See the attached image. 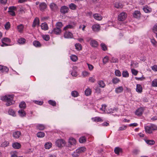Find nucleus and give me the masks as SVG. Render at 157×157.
<instances>
[{"label":"nucleus","instance_id":"27","mask_svg":"<svg viewBox=\"0 0 157 157\" xmlns=\"http://www.w3.org/2000/svg\"><path fill=\"white\" fill-rule=\"evenodd\" d=\"M19 107L22 109H24L26 107V104L25 102H21L19 105Z\"/></svg>","mask_w":157,"mask_h":157},{"label":"nucleus","instance_id":"4","mask_svg":"<svg viewBox=\"0 0 157 157\" xmlns=\"http://www.w3.org/2000/svg\"><path fill=\"white\" fill-rule=\"evenodd\" d=\"M56 144L58 147H60L65 145V141L62 139H58L56 141Z\"/></svg>","mask_w":157,"mask_h":157},{"label":"nucleus","instance_id":"29","mask_svg":"<svg viewBox=\"0 0 157 157\" xmlns=\"http://www.w3.org/2000/svg\"><path fill=\"white\" fill-rule=\"evenodd\" d=\"M36 127L38 129L40 130H44L45 128V126L44 124H38Z\"/></svg>","mask_w":157,"mask_h":157},{"label":"nucleus","instance_id":"15","mask_svg":"<svg viewBox=\"0 0 157 157\" xmlns=\"http://www.w3.org/2000/svg\"><path fill=\"white\" fill-rule=\"evenodd\" d=\"M89 40H91L90 44L92 46V47H97L98 44L97 41L95 40H92L91 38H90L89 39Z\"/></svg>","mask_w":157,"mask_h":157},{"label":"nucleus","instance_id":"10","mask_svg":"<svg viewBox=\"0 0 157 157\" xmlns=\"http://www.w3.org/2000/svg\"><path fill=\"white\" fill-rule=\"evenodd\" d=\"M51 10L53 11H56L58 9L57 5L54 3H51L49 5Z\"/></svg>","mask_w":157,"mask_h":157},{"label":"nucleus","instance_id":"31","mask_svg":"<svg viewBox=\"0 0 157 157\" xmlns=\"http://www.w3.org/2000/svg\"><path fill=\"white\" fill-rule=\"evenodd\" d=\"M52 144L51 142H47L44 145L45 148L46 149H49L52 146Z\"/></svg>","mask_w":157,"mask_h":157},{"label":"nucleus","instance_id":"23","mask_svg":"<svg viewBox=\"0 0 157 157\" xmlns=\"http://www.w3.org/2000/svg\"><path fill=\"white\" fill-rule=\"evenodd\" d=\"M41 27L42 29L44 30H47L48 29V25L45 22L42 23L41 25Z\"/></svg>","mask_w":157,"mask_h":157},{"label":"nucleus","instance_id":"20","mask_svg":"<svg viewBox=\"0 0 157 157\" xmlns=\"http://www.w3.org/2000/svg\"><path fill=\"white\" fill-rule=\"evenodd\" d=\"M136 90L137 92L139 93H141L142 92V88L140 84H137Z\"/></svg>","mask_w":157,"mask_h":157},{"label":"nucleus","instance_id":"37","mask_svg":"<svg viewBox=\"0 0 157 157\" xmlns=\"http://www.w3.org/2000/svg\"><path fill=\"white\" fill-rule=\"evenodd\" d=\"M120 82V80L116 77L113 78L112 80V82L114 84L119 83Z\"/></svg>","mask_w":157,"mask_h":157},{"label":"nucleus","instance_id":"64","mask_svg":"<svg viewBox=\"0 0 157 157\" xmlns=\"http://www.w3.org/2000/svg\"><path fill=\"white\" fill-rule=\"evenodd\" d=\"M151 42L154 46H156L157 45V42L155 41V40L154 39H151Z\"/></svg>","mask_w":157,"mask_h":157},{"label":"nucleus","instance_id":"50","mask_svg":"<svg viewBox=\"0 0 157 157\" xmlns=\"http://www.w3.org/2000/svg\"><path fill=\"white\" fill-rule=\"evenodd\" d=\"M71 59L72 61L75 62L77 60L78 58L75 55H72L71 56Z\"/></svg>","mask_w":157,"mask_h":157},{"label":"nucleus","instance_id":"14","mask_svg":"<svg viewBox=\"0 0 157 157\" xmlns=\"http://www.w3.org/2000/svg\"><path fill=\"white\" fill-rule=\"evenodd\" d=\"M39 25V19L38 17H36L33 21L32 26L33 28H34L36 25Z\"/></svg>","mask_w":157,"mask_h":157},{"label":"nucleus","instance_id":"19","mask_svg":"<svg viewBox=\"0 0 157 157\" xmlns=\"http://www.w3.org/2000/svg\"><path fill=\"white\" fill-rule=\"evenodd\" d=\"M12 147L15 149H18L21 147V145L19 143L16 142L12 144Z\"/></svg>","mask_w":157,"mask_h":157},{"label":"nucleus","instance_id":"26","mask_svg":"<svg viewBox=\"0 0 157 157\" xmlns=\"http://www.w3.org/2000/svg\"><path fill=\"white\" fill-rule=\"evenodd\" d=\"M77 150L80 154L86 151V148L85 147H79Z\"/></svg>","mask_w":157,"mask_h":157},{"label":"nucleus","instance_id":"18","mask_svg":"<svg viewBox=\"0 0 157 157\" xmlns=\"http://www.w3.org/2000/svg\"><path fill=\"white\" fill-rule=\"evenodd\" d=\"M21 135V132L19 131H16L13 133V137L15 138H18Z\"/></svg>","mask_w":157,"mask_h":157},{"label":"nucleus","instance_id":"22","mask_svg":"<svg viewBox=\"0 0 157 157\" xmlns=\"http://www.w3.org/2000/svg\"><path fill=\"white\" fill-rule=\"evenodd\" d=\"M68 142L71 145H74L75 144L76 141L74 138L71 137L69 139Z\"/></svg>","mask_w":157,"mask_h":157},{"label":"nucleus","instance_id":"51","mask_svg":"<svg viewBox=\"0 0 157 157\" xmlns=\"http://www.w3.org/2000/svg\"><path fill=\"white\" fill-rule=\"evenodd\" d=\"M10 26V23L9 22H7L6 23L5 25V29L6 30L9 29Z\"/></svg>","mask_w":157,"mask_h":157},{"label":"nucleus","instance_id":"57","mask_svg":"<svg viewBox=\"0 0 157 157\" xmlns=\"http://www.w3.org/2000/svg\"><path fill=\"white\" fill-rule=\"evenodd\" d=\"M43 39L46 41H48L50 39V37L48 35H43Z\"/></svg>","mask_w":157,"mask_h":157},{"label":"nucleus","instance_id":"54","mask_svg":"<svg viewBox=\"0 0 157 157\" xmlns=\"http://www.w3.org/2000/svg\"><path fill=\"white\" fill-rule=\"evenodd\" d=\"M1 71L2 72H7L9 71V68L6 66H3Z\"/></svg>","mask_w":157,"mask_h":157},{"label":"nucleus","instance_id":"30","mask_svg":"<svg viewBox=\"0 0 157 157\" xmlns=\"http://www.w3.org/2000/svg\"><path fill=\"white\" fill-rule=\"evenodd\" d=\"M69 7L71 10H75L77 7V6L75 5L73 3L70 4L69 5Z\"/></svg>","mask_w":157,"mask_h":157},{"label":"nucleus","instance_id":"7","mask_svg":"<svg viewBox=\"0 0 157 157\" xmlns=\"http://www.w3.org/2000/svg\"><path fill=\"white\" fill-rule=\"evenodd\" d=\"M9 10L8 12L9 14L12 16H15V12L13 11L16 10V7L14 6L10 7L9 8Z\"/></svg>","mask_w":157,"mask_h":157},{"label":"nucleus","instance_id":"42","mask_svg":"<svg viewBox=\"0 0 157 157\" xmlns=\"http://www.w3.org/2000/svg\"><path fill=\"white\" fill-rule=\"evenodd\" d=\"M91 90L90 88L87 89L85 91V94L86 96H89L91 94Z\"/></svg>","mask_w":157,"mask_h":157},{"label":"nucleus","instance_id":"12","mask_svg":"<svg viewBox=\"0 0 157 157\" xmlns=\"http://www.w3.org/2000/svg\"><path fill=\"white\" fill-rule=\"evenodd\" d=\"M140 14H141L140 11L136 10L134 12L133 14V16L135 18H138L140 17Z\"/></svg>","mask_w":157,"mask_h":157},{"label":"nucleus","instance_id":"8","mask_svg":"<svg viewBox=\"0 0 157 157\" xmlns=\"http://www.w3.org/2000/svg\"><path fill=\"white\" fill-rule=\"evenodd\" d=\"M69 10V8L67 6H64L61 7L60 12L62 13L65 14L68 12Z\"/></svg>","mask_w":157,"mask_h":157},{"label":"nucleus","instance_id":"48","mask_svg":"<svg viewBox=\"0 0 157 157\" xmlns=\"http://www.w3.org/2000/svg\"><path fill=\"white\" fill-rule=\"evenodd\" d=\"M122 76L124 77H128L129 76V74L128 72L126 71H124L122 73Z\"/></svg>","mask_w":157,"mask_h":157},{"label":"nucleus","instance_id":"9","mask_svg":"<svg viewBox=\"0 0 157 157\" xmlns=\"http://www.w3.org/2000/svg\"><path fill=\"white\" fill-rule=\"evenodd\" d=\"M47 7V5L44 2L40 3L39 6V8L41 11H44Z\"/></svg>","mask_w":157,"mask_h":157},{"label":"nucleus","instance_id":"58","mask_svg":"<svg viewBox=\"0 0 157 157\" xmlns=\"http://www.w3.org/2000/svg\"><path fill=\"white\" fill-rule=\"evenodd\" d=\"M116 75L118 76H120L121 75V74L120 71L119 70H117L115 72Z\"/></svg>","mask_w":157,"mask_h":157},{"label":"nucleus","instance_id":"56","mask_svg":"<svg viewBox=\"0 0 157 157\" xmlns=\"http://www.w3.org/2000/svg\"><path fill=\"white\" fill-rule=\"evenodd\" d=\"M108 57L106 56L103 59V63L104 64H106L108 61Z\"/></svg>","mask_w":157,"mask_h":157},{"label":"nucleus","instance_id":"61","mask_svg":"<svg viewBox=\"0 0 157 157\" xmlns=\"http://www.w3.org/2000/svg\"><path fill=\"white\" fill-rule=\"evenodd\" d=\"M131 71L132 74L135 75H136L138 72V71L134 69H131Z\"/></svg>","mask_w":157,"mask_h":157},{"label":"nucleus","instance_id":"53","mask_svg":"<svg viewBox=\"0 0 157 157\" xmlns=\"http://www.w3.org/2000/svg\"><path fill=\"white\" fill-rule=\"evenodd\" d=\"M80 154L77 151V150H76L72 154V155L74 157H78V156Z\"/></svg>","mask_w":157,"mask_h":157},{"label":"nucleus","instance_id":"1","mask_svg":"<svg viewBox=\"0 0 157 157\" xmlns=\"http://www.w3.org/2000/svg\"><path fill=\"white\" fill-rule=\"evenodd\" d=\"M14 97V95H6L2 97L1 98V100L6 102V105L7 106H10L14 104L15 102L13 99Z\"/></svg>","mask_w":157,"mask_h":157},{"label":"nucleus","instance_id":"25","mask_svg":"<svg viewBox=\"0 0 157 157\" xmlns=\"http://www.w3.org/2000/svg\"><path fill=\"white\" fill-rule=\"evenodd\" d=\"M99 86L102 88H104L105 86V84L102 80H99L98 82Z\"/></svg>","mask_w":157,"mask_h":157},{"label":"nucleus","instance_id":"36","mask_svg":"<svg viewBox=\"0 0 157 157\" xmlns=\"http://www.w3.org/2000/svg\"><path fill=\"white\" fill-rule=\"evenodd\" d=\"M25 39L23 38H21L18 40V42L19 44H24L25 43Z\"/></svg>","mask_w":157,"mask_h":157},{"label":"nucleus","instance_id":"35","mask_svg":"<svg viewBox=\"0 0 157 157\" xmlns=\"http://www.w3.org/2000/svg\"><path fill=\"white\" fill-rule=\"evenodd\" d=\"M71 95L72 97H77L79 96V93L77 91L74 90L71 92Z\"/></svg>","mask_w":157,"mask_h":157},{"label":"nucleus","instance_id":"49","mask_svg":"<svg viewBox=\"0 0 157 157\" xmlns=\"http://www.w3.org/2000/svg\"><path fill=\"white\" fill-rule=\"evenodd\" d=\"M151 85L153 87L157 86V79H155L152 82Z\"/></svg>","mask_w":157,"mask_h":157},{"label":"nucleus","instance_id":"16","mask_svg":"<svg viewBox=\"0 0 157 157\" xmlns=\"http://www.w3.org/2000/svg\"><path fill=\"white\" fill-rule=\"evenodd\" d=\"M19 115L21 117H24L25 116L26 113L24 110V109H21L18 112Z\"/></svg>","mask_w":157,"mask_h":157},{"label":"nucleus","instance_id":"52","mask_svg":"<svg viewBox=\"0 0 157 157\" xmlns=\"http://www.w3.org/2000/svg\"><path fill=\"white\" fill-rule=\"evenodd\" d=\"M73 26L71 25H68L65 27L63 28V30H66L68 29H72L73 28Z\"/></svg>","mask_w":157,"mask_h":157},{"label":"nucleus","instance_id":"13","mask_svg":"<svg viewBox=\"0 0 157 157\" xmlns=\"http://www.w3.org/2000/svg\"><path fill=\"white\" fill-rule=\"evenodd\" d=\"M64 37L65 38H72L73 37V34L70 32L66 31L64 35Z\"/></svg>","mask_w":157,"mask_h":157},{"label":"nucleus","instance_id":"41","mask_svg":"<svg viewBox=\"0 0 157 157\" xmlns=\"http://www.w3.org/2000/svg\"><path fill=\"white\" fill-rule=\"evenodd\" d=\"M79 140L80 143H82L86 141V138L85 136H82L79 138Z\"/></svg>","mask_w":157,"mask_h":157},{"label":"nucleus","instance_id":"24","mask_svg":"<svg viewBox=\"0 0 157 157\" xmlns=\"http://www.w3.org/2000/svg\"><path fill=\"white\" fill-rule=\"evenodd\" d=\"M114 6L117 8H122L123 7V6L121 3L119 2H116L114 4Z\"/></svg>","mask_w":157,"mask_h":157},{"label":"nucleus","instance_id":"5","mask_svg":"<svg viewBox=\"0 0 157 157\" xmlns=\"http://www.w3.org/2000/svg\"><path fill=\"white\" fill-rule=\"evenodd\" d=\"M127 17V14L124 12L120 13L118 16V19L119 21H124Z\"/></svg>","mask_w":157,"mask_h":157},{"label":"nucleus","instance_id":"28","mask_svg":"<svg viewBox=\"0 0 157 157\" xmlns=\"http://www.w3.org/2000/svg\"><path fill=\"white\" fill-rule=\"evenodd\" d=\"M123 88L122 86H119L115 89V92L117 93H120L122 92L123 91Z\"/></svg>","mask_w":157,"mask_h":157},{"label":"nucleus","instance_id":"62","mask_svg":"<svg viewBox=\"0 0 157 157\" xmlns=\"http://www.w3.org/2000/svg\"><path fill=\"white\" fill-rule=\"evenodd\" d=\"M151 68L153 71H157V65H155L151 67Z\"/></svg>","mask_w":157,"mask_h":157},{"label":"nucleus","instance_id":"60","mask_svg":"<svg viewBox=\"0 0 157 157\" xmlns=\"http://www.w3.org/2000/svg\"><path fill=\"white\" fill-rule=\"evenodd\" d=\"M110 61L111 63H116L118 62V60L117 59L112 58L110 60Z\"/></svg>","mask_w":157,"mask_h":157},{"label":"nucleus","instance_id":"38","mask_svg":"<svg viewBox=\"0 0 157 157\" xmlns=\"http://www.w3.org/2000/svg\"><path fill=\"white\" fill-rule=\"evenodd\" d=\"M114 151L116 154L119 155V152L122 151V149L118 147H116L114 149Z\"/></svg>","mask_w":157,"mask_h":157},{"label":"nucleus","instance_id":"33","mask_svg":"<svg viewBox=\"0 0 157 157\" xmlns=\"http://www.w3.org/2000/svg\"><path fill=\"white\" fill-rule=\"evenodd\" d=\"M145 142L148 145H152L155 144V141L153 140H146Z\"/></svg>","mask_w":157,"mask_h":157},{"label":"nucleus","instance_id":"55","mask_svg":"<svg viewBox=\"0 0 157 157\" xmlns=\"http://www.w3.org/2000/svg\"><path fill=\"white\" fill-rule=\"evenodd\" d=\"M2 41L8 43H10V39L7 37H5L2 38Z\"/></svg>","mask_w":157,"mask_h":157},{"label":"nucleus","instance_id":"6","mask_svg":"<svg viewBox=\"0 0 157 157\" xmlns=\"http://www.w3.org/2000/svg\"><path fill=\"white\" fill-rule=\"evenodd\" d=\"M145 108L143 107H140L138 108L135 112L136 115L139 116H141L144 111Z\"/></svg>","mask_w":157,"mask_h":157},{"label":"nucleus","instance_id":"59","mask_svg":"<svg viewBox=\"0 0 157 157\" xmlns=\"http://www.w3.org/2000/svg\"><path fill=\"white\" fill-rule=\"evenodd\" d=\"M127 128V126L126 125H123L122 126L120 127L119 128V131H122L126 129Z\"/></svg>","mask_w":157,"mask_h":157},{"label":"nucleus","instance_id":"34","mask_svg":"<svg viewBox=\"0 0 157 157\" xmlns=\"http://www.w3.org/2000/svg\"><path fill=\"white\" fill-rule=\"evenodd\" d=\"M33 45L36 47H40L41 46V44L40 42L37 40H35L33 42Z\"/></svg>","mask_w":157,"mask_h":157},{"label":"nucleus","instance_id":"43","mask_svg":"<svg viewBox=\"0 0 157 157\" xmlns=\"http://www.w3.org/2000/svg\"><path fill=\"white\" fill-rule=\"evenodd\" d=\"M8 113L9 115H12L13 116H15V112L12 109H10L8 111Z\"/></svg>","mask_w":157,"mask_h":157},{"label":"nucleus","instance_id":"17","mask_svg":"<svg viewBox=\"0 0 157 157\" xmlns=\"http://www.w3.org/2000/svg\"><path fill=\"white\" fill-rule=\"evenodd\" d=\"M94 17L96 20L100 21L102 19V17L99 14L95 13L93 15Z\"/></svg>","mask_w":157,"mask_h":157},{"label":"nucleus","instance_id":"11","mask_svg":"<svg viewBox=\"0 0 157 157\" xmlns=\"http://www.w3.org/2000/svg\"><path fill=\"white\" fill-rule=\"evenodd\" d=\"M92 30L94 32H98L100 29V26L99 24L94 25L92 27Z\"/></svg>","mask_w":157,"mask_h":157},{"label":"nucleus","instance_id":"46","mask_svg":"<svg viewBox=\"0 0 157 157\" xmlns=\"http://www.w3.org/2000/svg\"><path fill=\"white\" fill-rule=\"evenodd\" d=\"M94 89L95 90V92L96 93L98 94H99L100 93L101 91V90L99 87L97 86H96L95 87Z\"/></svg>","mask_w":157,"mask_h":157},{"label":"nucleus","instance_id":"39","mask_svg":"<svg viewBox=\"0 0 157 157\" xmlns=\"http://www.w3.org/2000/svg\"><path fill=\"white\" fill-rule=\"evenodd\" d=\"M36 135L38 137L42 138L44 136L45 134L44 132H37Z\"/></svg>","mask_w":157,"mask_h":157},{"label":"nucleus","instance_id":"32","mask_svg":"<svg viewBox=\"0 0 157 157\" xmlns=\"http://www.w3.org/2000/svg\"><path fill=\"white\" fill-rule=\"evenodd\" d=\"M17 28L18 31L20 33H21L23 29L24 25L22 24H21L17 26Z\"/></svg>","mask_w":157,"mask_h":157},{"label":"nucleus","instance_id":"40","mask_svg":"<svg viewBox=\"0 0 157 157\" xmlns=\"http://www.w3.org/2000/svg\"><path fill=\"white\" fill-rule=\"evenodd\" d=\"M100 46L102 49L104 51H105L107 50V48L106 45L104 43H101L100 44Z\"/></svg>","mask_w":157,"mask_h":157},{"label":"nucleus","instance_id":"45","mask_svg":"<svg viewBox=\"0 0 157 157\" xmlns=\"http://www.w3.org/2000/svg\"><path fill=\"white\" fill-rule=\"evenodd\" d=\"M75 46L76 49L78 50H79L82 49V46L81 44L79 43H77L75 44Z\"/></svg>","mask_w":157,"mask_h":157},{"label":"nucleus","instance_id":"2","mask_svg":"<svg viewBox=\"0 0 157 157\" xmlns=\"http://www.w3.org/2000/svg\"><path fill=\"white\" fill-rule=\"evenodd\" d=\"M144 129L146 133L151 134L152 133L153 131L157 130V126L154 124H151L150 125L145 126Z\"/></svg>","mask_w":157,"mask_h":157},{"label":"nucleus","instance_id":"44","mask_svg":"<svg viewBox=\"0 0 157 157\" xmlns=\"http://www.w3.org/2000/svg\"><path fill=\"white\" fill-rule=\"evenodd\" d=\"M48 102L49 104L55 106L56 105V103L54 101H53L51 100H49L48 101Z\"/></svg>","mask_w":157,"mask_h":157},{"label":"nucleus","instance_id":"21","mask_svg":"<svg viewBox=\"0 0 157 157\" xmlns=\"http://www.w3.org/2000/svg\"><path fill=\"white\" fill-rule=\"evenodd\" d=\"M92 120L96 122H102L103 120L99 117H95L92 118Z\"/></svg>","mask_w":157,"mask_h":157},{"label":"nucleus","instance_id":"47","mask_svg":"<svg viewBox=\"0 0 157 157\" xmlns=\"http://www.w3.org/2000/svg\"><path fill=\"white\" fill-rule=\"evenodd\" d=\"M56 27H58L61 29L63 26V25L61 22H58L56 24Z\"/></svg>","mask_w":157,"mask_h":157},{"label":"nucleus","instance_id":"63","mask_svg":"<svg viewBox=\"0 0 157 157\" xmlns=\"http://www.w3.org/2000/svg\"><path fill=\"white\" fill-rule=\"evenodd\" d=\"M35 103L39 105H41L43 103V102L41 101H34Z\"/></svg>","mask_w":157,"mask_h":157},{"label":"nucleus","instance_id":"3","mask_svg":"<svg viewBox=\"0 0 157 157\" xmlns=\"http://www.w3.org/2000/svg\"><path fill=\"white\" fill-rule=\"evenodd\" d=\"M61 32V29L58 27H56L51 30H49V33L51 34H55L56 35H59Z\"/></svg>","mask_w":157,"mask_h":157}]
</instances>
